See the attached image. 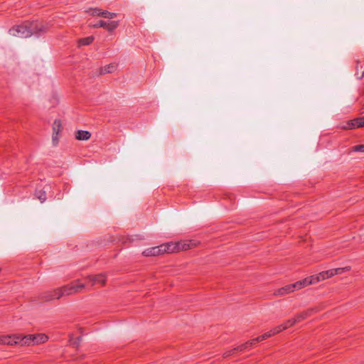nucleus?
Instances as JSON below:
<instances>
[{"label":"nucleus","mask_w":364,"mask_h":364,"mask_svg":"<svg viewBox=\"0 0 364 364\" xmlns=\"http://www.w3.org/2000/svg\"><path fill=\"white\" fill-rule=\"evenodd\" d=\"M85 287V284L82 283L78 279L75 280L70 284L55 289V296L61 298L64 296H70L74 294H77L81 292Z\"/></svg>","instance_id":"1"},{"label":"nucleus","mask_w":364,"mask_h":364,"mask_svg":"<svg viewBox=\"0 0 364 364\" xmlns=\"http://www.w3.org/2000/svg\"><path fill=\"white\" fill-rule=\"evenodd\" d=\"M198 243L199 242L194 240H183L177 242H169L168 246H169L171 253H173L193 248L196 247Z\"/></svg>","instance_id":"2"},{"label":"nucleus","mask_w":364,"mask_h":364,"mask_svg":"<svg viewBox=\"0 0 364 364\" xmlns=\"http://www.w3.org/2000/svg\"><path fill=\"white\" fill-rule=\"evenodd\" d=\"M9 33L18 38H28L32 36L30 22H24L21 25L14 26L9 30Z\"/></svg>","instance_id":"3"},{"label":"nucleus","mask_w":364,"mask_h":364,"mask_svg":"<svg viewBox=\"0 0 364 364\" xmlns=\"http://www.w3.org/2000/svg\"><path fill=\"white\" fill-rule=\"evenodd\" d=\"M350 269L349 267H345L341 268H336L320 272L318 274L313 275V279H314L315 284L331 278L334 275L341 274Z\"/></svg>","instance_id":"4"},{"label":"nucleus","mask_w":364,"mask_h":364,"mask_svg":"<svg viewBox=\"0 0 364 364\" xmlns=\"http://www.w3.org/2000/svg\"><path fill=\"white\" fill-rule=\"evenodd\" d=\"M168 242L161 244L159 246L152 247L146 249L143 255L146 257L158 256L164 253H171L169 250Z\"/></svg>","instance_id":"5"},{"label":"nucleus","mask_w":364,"mask_h":364,"mask_svg":"<svg viewBox=\"0 0 364 364\" xmlns=\"http://www.w3.org/2000/svg\"><path fill=\"white\" fill-rule=\"evenodd\" d=\"M31 28L32 30V35L40 36L47 32L49 29L48 24L40 23L38 21L30 22Z\"/></svg>","instance_id":"6"},{"label":"nucleus","mask_w":364,"mask_h":364,"mask_svg":"<svg viewBox=\"0 0 364 364\" xmlns=\"http://www.w3.org/2000/svg\"><path fill=\"white\" fill-rule=\"evenodd\" d=\"M257 342H259V341H257L255 340V338L248 341V342H246L245 343H243L240 346H239L237 348H235L230 350H228L227 352H225L223 355L224 357H228L230 356V355L235 353V352L236 351H242L245 349H247L249 348H251L252 346L255 345V343Z\"/></svg>","instance_id":"7"},{"label":"nucleus","mask_w":364,"mask_h":364,"mask_svg":"<svg viewBox=\"0 0 364 364\" xmlns=\"http://www.w3.org/2000/svg\"><path fill=\"white\" fill-rule=\"evenodd\" d=\"M364 127V117H358L346 122V125L343 128L345 129H350L354 128H360Z\"/></svg>","instance_id":"8"},{"label":"nucleus","mask_w":364,"mask_h":364,"mask_svg":"<svg viewBox=\"0 0 364 364\" xmlns=\"http://www.w3.org/2000/svg\"><path fill=\"white\" fill-rule=\"evenodd\" d=\"M0 344L18 345V334L0 336Z\"/></svg>","instance_id":"9"},{"label":"nucleus","mask_w":364,"mask_h":364,"mask_svg":"<svg viewBox=\"0 0 364 364\" xmlns=\"http://www.w3.org/2000/svg\"><path fill=\"white\" fill-rule=\"evenodd\" d=\"M18 345L21 346H34L33 334H18Z\"/></svg>","instance_id":"10"},{"label":"nucleus","mask_w":364,"mask_h":364,"mask_svg":"<svg viewBox=\"0 0 364 364\" xmlns=\"http://www.w3.org/2000/svg\"><path fill=\"white\" fill-rule=\"evenodd\" d=\"M315 284V282H314V279H313V275L308 277L304 279L303 280L298 281V282L294 283V284L295 285L296 290L301 289L306 287L310 284Z\"/></svg>","instance_id":"11"},{"label":"nucleus","mask_w":364,"mask_h":364,"mask_svg":"<svg viewBox=\"0 0 364 364\" xmlns=\"http://www.w3.org/2000/svg\"><path fill=\"white\" fill-rule=\"evenodd\" d=\"M295 290V285L294 284H290L276 290L274 294L277 296H284L294 292Z\"/></svg>","instance_id":"12"},{"label":"nucleus","mask_w":364,"mask_h":364,"mask_svg":"<svg viewBox=\"0 0 364 364\" xmlns=\"http://www.w3.org/2000/svg\"><path fill=\"white\" fill-rule=\"evenodd\" d=\"M87 279L91 282L92 286L96 284L104 285L106 283V276L104 274H100L95 276L90 275L87 277Z\"/></svg>","instance_id":"13"},{"label":"nucleus","mask_w":364,"mask_h":364,"mask_svg":"<svg viewBox=\"0 0 364 364\" xmlns=\"http://www.w3.org/2000/svg\"><path fill=\"white\" fill-rule=\"evenodd\" d=\"M33 345H39L48 341V336L44 333L33 334Z\"/></svg>","instance_id":"14"},{"label":"nucleus","mask_w":364,"mask_h":364,"mask_svg":"<svg viewBox=\"0 0 364 364\" xmlns=\"http://www.w3.org/2000/svg\"><path fill=\"white\" fill-rule=\"evenodd\" d=\"M117 68V65L115 63H110L102 67L100 70L101 75H105L108 73H112L115 72Z\"/></svg>","instance_id":"15"},{"label":"nucleus","mask_w":364,"mask_h":364,"mask_svg":"<svg viewBox=\"0 0 364 364\" xmlns=\"http://www.w3.org/2000/svg\"><path fill=\"white\" fill-rule=\"evenodd\" d=\"M314 311V309H308L304 311L299 314H297L294 318L296 319V323H299L303 320L306 319L309 316L311 315V314Z\"/></svg>","instance_id":"16"},{"label":"nucleus","mask_w":364,"mask_h":364,"mask_svg":"<svg viewBox=\"0 0 364 364\" xmlns=\"http://www.w3.org/2000/svg\"><path fill=\"white\" fill-rule=\"evenodd\" d=\"M91 134L88 131L79 130L77 132L75 137L78 140H88Z\"/></svg>","instance_id":"17"},{"label":"nucleus","mask_w":364,"mask_h":364,"mask_svg":"<svg viewBox=\"0 0 364 364\" xmlns=\"http://www.w3.org/2000/svg\"><path fill=\"white\" fill-rule=\"evenodd\" d=\"M119 23L118 21H106L105 29L109 32H112L119 26Z\"/></svg>","instance_id":"18"},{"label":"nucleus","mask_w":364,"mask_h":364,"mask_svg":"<svg viewBox=\"0 0 364 364\" xmlns=\"http://www.w3.org/2000/svg\"><path fill=\"white\" fill-rule=\"evenodd\" d=\"M55 289H53V291H46L43 294V299L46 301H50L53 299H59L60 297L55 296Z\"/></svg>","instance_id":"19"},{"label":"nucleus","mask_w":364,"mask_h":364,"mask_svg":"<svg viewBox=\"0 0 364 364\" xmlns=\"http://www.w3.org/2000/svg\"><path fill=\"white\" fill-rule=\"evenodd\" d=\"M62 130V124L60 119H55L53 124V133L59 134Z\"/></svg>","instance_id":"20"},{"label":"nucleus","mask_w":364,"mask_h":364,"mask_svg":"<svg viewBox=\"0 0 364 364\" xmlns=\"http://www.w3.org/2000/svg\"><path fill=\"white\" fill-rule=\"evenodd\" d=\"M117 16V13L109 12L107 10H102L101 12V16L105 18L112 19Z\"/></svg>","instance_id":"21"},{"label":"nucleus","mask_w":364,"mask_h":364,"mask_svg":"<svg viewBox=\"0 0 364 364\" xmlns=\"http://www.w3.org/2000/svg\"><path fill=\"white\" fill-rule=\"evenodd\" d=\"M93 41H94L93 36H88L87 38H81L79 41V43H80V45L88 46V45L91 44L93 42Z\"/></svg>","instance_id":"22"},{"label":"nucleus","mask_w":364,"mask_h":364,"mask_svg":"<svg viewBox=\"0 0 364 364\" xmlns=\"http://www.w3.org/2000/svg\"><path fill=\"white\" fill-rule=\"evenodd\" d=\"M87 12L92 16H101V12H102V9L98 8L90 9Z\"/></svg>","instance_id":"23"},{"label":"nucleus","mask_w":364,"mask_h":364,"mask_svg":"<svg viewBox=\"0 0 364 364\" xmlns=\"http://www.w3.org/2000/svg\"><path fill=\"white\" fill-rule=\"evenodd\" d=\"M274 336L272 331V329L267 332H266L265 333L255 338V340L257 341H262L263 340H265L271 336Z\"/></svg>","instance_id":"24"},{"label":"nucleus","mask_w":364,"mask_h":364,"mask_svg":"<svg viewBox=\"0 0 364 364\" xmlns=\"http://www.w3.org/2000/svg\"><path fill=\"white\" fill-rule=\"evenodd\" d=\"M36 196L41 200V203L44 202L46 200L45 191H37L36 192Z\"/></svg>","instance_id":"25"},{"label":"nucleus","mask_w":364,"mask_h":364,"mask_svg":"<svg viewBox=\"0 0 364 364\" xmlns=\"http://www.w3.org/2000/svg\"><path fill=\"white\" fill-rule=\"evenodd\" d=\"M284 330H286V326H284L283 323L281 325L277 326V327L272 329V331L274 335H276Z\"/></svg>","instance_id":"26"},{"label":"nucleus","mask_w":364,"mask_h":364,"mask_svg":"<svg viewBox=\"0 0 364 364\" xmlns=\"http://www.w3.org/2000/svg\"><path fill=\"white\" fill-rule=\"evenodd\" d=\"M296 323V319H295V318H291V319H289V320L286 321L283 323V325H284V326H286V329H287L288 328L294 326Z\"/></svg>","instance_id":"27"},{"label":"nucleus","mask_w":364,"mask_h":364,"mask_svg":"<svg viewBox=\"0 0 364 364\" xmlns=\"http://www.w3.org/2000/svg\"><path fill=\"white\" fill-rule=\"evenodd\" d=\"M353 151L364 153V144L356 145L352 147Z\"/></svg>","instance_id":"28"},{"label":"nucleus","mask_w":364,"mask_h":364,"mask_svg":"<svg viewBox=\"0 0 364 364\" xmlns=\"http://www.w3.org/2000/svg\"><path fill=\"white\" fill-rule=\"evenodd\" d=\"M105 25H106V21H103V20H100L97 23L93 25V27L94 28H105Z\"/></svg>","instance_id":"29"},{"label":"nucleus","mask_w":364,"mask_h":364,"mask_svg":"<svg viewBox=\"0 0 364 364\" xmlns=\"http://www.w3.org/2000/svg\"><path fill=\"white\" fill-rule=\"evenodd\" d=\"M52 141L54 145L58 144V134L53 133Z\"/></svg>","instance_id":"30"}]
</instances>
